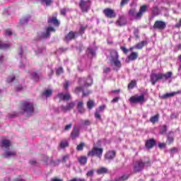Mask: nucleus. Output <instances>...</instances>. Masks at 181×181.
<instances>
[{
	"instance_id": "obj_8",
	"label": "nucleus",
	"mask_w": 181,
	"mask_h": 181,
	"mask_svg": "<svg viewBox=\"0 0 181 181\" xmlns=\"http://www.w3.org/2000/svg\"><path fill=\"white\" fill-rule=\"evenodd\" d=\"M103 13L105 14V16L109 19H114L115 18H117V13L115 11L110 8H106L103 10Z\"/></svg>"
},
{
	"instance_id": "obj_4",
	"label": "nucleus",
	"mask_w": 181,
	"mask_h": 181,
	"mask_svg": "<svg viewBox=\"0 0 181 181\" xmlns=\"http://www.w3.org/2000/svg\"><path fill=\"white\" fill-rule=\"evenodd\" d=\"M52 32H56V28L52 26H49L45 29V32L38 33L37 37L35 40H40V39H49L50 37V33Z\"/></svg>"
},
{
	"instance_id": "obj_48",
	"label": "nucleus",
	"mask_w": 181,
	"mask_h": 181,
	"mask_svg": "<svg viewBox=\"0 0 181 181\" xmlns=\"http://www.w3.org/2000/svg\"><path fill=\"white\" fill-rule=\"evenodd\" d=\"M69 86H70V81H66V82L64 83V90H69Z\"/></svg>"
},
{
	"instance_id": "obj_35",
	"label": "nucleus",
	"mask_w": 181,
	"mask_h": 181,
	"mask_svg": "<svg viewBox=\"0 0 181 181\" xmlns=\"http://www.w3.org/2000/svg\"><path fill=\"white\" fill-rule=\"evenodd\" d=\"M88 28V25H81L80 27V30L78 31L79 35H81V36H83V35H84L86 30Z\"/></svg>"
},
{
	"instance_id": "obj_62",
	"label": "nucleus",
	"mask_w": 181,
	"mask_h": 181,
	"mask_svg": "<svg viewBox=\"0 0 181 181\" xmlns=\"http://www.w3.org/2000/svg\"><path fill=\"white\" fill-rule=\"evenodd\" d=\"M119 100V98H115L112 100V103H118V101Z\"/></svg>"
},
{
	"instance_id": "obj_38",
	"label": "nucleus",
	"mask_w": 181,
	"mask_h": 181,
	"mask_svg": "<svg viewBox=\"0 0 181 181\" xmlns=\"http://www.w3.org/2000/svg\"><path fill=\"white\" fill-rule=\"evenodd\" d=\"M42 4H45L47 6H50L53 4V0H40Z\"/></svg>"
},
{
	"instance_id": "obj_12",
	"label": "nucleus",
	"mask_w": 181,
	"mask_h": 181,
	"mask_svg": "<svg viewBox=\"0 0 181 181\" xmlns=\"http://www.w3.org/2000/svg\"><path fill=\"white\" fill-rule=\"evenodd\" d=\"M79 136H80V129H78L77 127H74L70 134L71 139H72V141H76V139Z\"/></svg>"
},
{
	"instance_id": "obj_18",
	"label": "nucleus",
	"mask_w": 181,
	"mask_h": 181,
	"mask_svg": "<svg viewBox=\"0 0 181 181\" xmlns=\"http://www.w3.org/2000/svg\"><path fill=\"white\" fill-rule=\"evenodd\" d=\"M0 146L2 149L9 150V148L12 146V144H11V141L4 139L1 141Z\"/></svg>"
},
{
	"instance_id": "obj_58",
	"label": "nucleus",
	"mask_w": 181,
	"mask_h": 181,
	"mask_svg": "<svg viewBox=\"0 0 181 181\" xmlns=\"http://www.w3.org/2000/svg\"><path fill=\"white\" fill-rule=\"evenodd\" d=\"M175 28H181V18L179 21V23H177L175 25Z\"/></svg>"
},
{
	"instance_id": "obj_63",
	"label": "nucleus",
	"mask_w": 181,
	"mask_h": 181,
	"mask_svg": "<svg viewBox=\"0 0 181 181\" xmlns=\"http://www.w3.org/2000/svg\"><path fill=\"white\" fill-rule=\"evenodd\" d=\"M69 159V156H64L62 158V161L66 162Z\"/></svg>"
},
{
	"instance_id": "obj_15",
	"label": "nucleus",
	"mask_w": 181,
	"mask_h": 181,
	"mask_svg": "<svg viewBox=\"0 0 181 181\" xmlns=\"http://www.w3.org/2000/svg\"><path fill=\"white\" fill-rule=\"evenodd\" d=\"M47 23H52L54 28H59L60 26V21L57 19V17H49L47 20Z\"/></svg>"
},
{
	"instance_id": "obj_51",
	"label": "nucleus",
	"mask_w": 181,
	"mask_h": 181,
	"mask_svg": "<svg viewBox=\"0 0 181 181\" xmlns=\"http://www.w3.org/2000/svg\"><path fill=\"white\" fill-rule=\"evenodd\" d=\"M136 12L135 8H132L129 11V15H130V16H135Z\"/></svg>"
},
{
	"instance_id": "obj_3",
	"label": "nucleus",
	"mask_w": 181,
	"mask_h": 181,
	"mask_svg": "<svg viewBox=\"0 0 181 181\" xmlns=\"http://www.w3.org/2000/svg\"><path fill=\"white\" fill-rule=\"evenodd\" d=\"M35 112V105L28 100L21 102V114H33Z\"/></svg>"
},
{
	"instance_id": "obj_50",
	"label": "nucleus",
	"mask_w": 181,
	"mask_h": 181,
	"mask_svg": "<svg viewBox=\"0 0 181 181\" xmlns=\"http://www.w3.org/2000/svg\"><path fill=\"white\" fill-rule=\"evenodd\" d=\"M88 52L90 53V54H92V56H94V54H95V51L91 47L88 48Z\"/></svg>"
},
{
	"instance_id": "obj_21",
	"label": "nucleus",
	"mask_w": 181,
	"mask_h": 181,
	"mask_svg": "<svg viewBox=\"0 0 181 181\" xmlns=\"http://www.w3.org/2000/svg\"><path fill=\"white\" fill-rule=\"evenodd\" d=\"M147 8L148 6L146 5L141 6L139 12L136 14V18L137 19H140V18H142V16L145 13V12H146Z\"/></svg>"
},
{
	"instance_id": "obj_49",
	"label": "nucleus",
	"mask_w": 181,
	"mask_h": 181,
	"mask_svg": "<svg viewBox=\"0 0 181 181\" xmlns=\"http://www.w3.org/2000/svg\"><path fill=\"white\" fill-rule=\"evenodd\" d=\"M83 107H84V102H83V100L79 101V102L78 103V105H77V106H76V108H83Z\"/></svg>"
},
{
	"instance_id": "obj_43",
	"label": "nucleus",
	"mask_w": 181,
	"mask_h": 181,
	"mask_svg": "<svg viewBox=\"0 0 181 181\" xmlns=\"http://www.w3.org/2000/svg\"><path fill=\"white\" fill-rule=\"evenodd\" d=\"M64 71L63 67H59L57 69L56 74L57 76H60V74H63Z\"/></svg>"
},
{
	"instance_id": "obj_36",
	"label": "nucleus",
	"mask_w": 181,
	"mask_h": 181,
	"mask_svg": "<svg viewBox=\"0 0 181 181\" xmlns=\"http://www.w3.org/2000/svg\"><path fill=\"white\" fill-rule=\"evenodd\" d=\"M129 179V175H123L121 177H119L117 180L116 179V181H125L128 180Z\"/></svg>"
},
{
	"instance_id": "obj_22",
	"label": "nucleus",
	"mask_w": 181,
	"mask_h": 181,
	"mask_svg": "<svg viewBox=\"0 0 181 181\" xmlns=\"http://www.w3.org/2000/svg\"><path fill=\"white\" fill-rule=\"evenodd\" d=\"M107 106L105 105H100L99 106V110H96L94 115H95V118H96V119H101V114H100V112H101V111H104L105 110V107Z\"/></svg>"
},
{
	"instance_id": "obj_7",
	"label": "nucleus",
	"mask_w": 181,
	"mask_h": 181,
	"mask_svg": "<svg viewBox=\"0 0 181 181\" xmlns=\"http://www.w3.org/2000/svg\"><path fill=\"white\" fill-rule=\"evenodd\" d=\"M129 101L132 104H143V103H145V95L141 94L139 96L136 95H133L129 99Z\"/></svg>"
},
{
	"instance_id": "obj_33",
	"label": "nucleus",
	"mask_w": 181,
	"mask_h": 181,
	"mask_svg": "<svg viewBox=\"0 0 181 181\" xmlns=\"http://www.w3.org/2000/svg\"><path fill=\"white\" fill-rule=\"evenodd\" d=\"M69 141H62L59 144V147L61 149H64L65 148H69Z\"/></svg>"
},
{
	"instance_id": "obj_6",
	"label": "nucleus",
	"mask_w": 181,
	"mask_h": 181,
	"mask_svg": "<svg viewBox=\"0 0 181 181\" xmlns=\"http://www.w3.org/2000/svg\"><path fill=\"white\" fill-rule=\"evenodd\" d=\"M104 150L102 148L98 147H93L91 151L88 152V156L93 157V156H97L99 158V159H101V157L103 156V152Z\"/></svg>"
},
{
	"instance_id": "obj_10",
	"label": "nucleus",
	"mask_w": 181,
	"mask_h": 181,
	"mask_svg": "<svg viewBox=\"0 0 181 181\" xmlns=\"http://www.w3.org/2000/svg\"><path fill=\"white\" fill-rule=\"evenodd\" d=\"M90 6H91V4L88 1L81 0L79 3V8L81 9L82 12H88Z\"/></svg>"
},
{
	"instance_id": "obj_53",
	"label": "nucleus",
	"mask_w": 181,
	"mask_h": 181,
	"mask_svg": "<svg viewBox=\"0 0 181 181\" xmlns=\"http://www.w3.org/2000/svg\"><path fill=\"white\" fill-rule=\"evenodd\" d=\"M77 110L79 114H84V112H86V109L84 107H78Z\"/></svg>"
},
{
	"instance_id": "obj_55",
	"label": "nucleus",
	"mask_w": 181,
	"mask_h": 181,
	"mask_svg": "<svg viewBox=\"0 0 181 181\" xmlns=\"http://www.w3.org/2000/svg\"><path fill=\"white\" fill-rule=\"evenodd\" d=\"M166 146V143H158V147L160 149H163Z\"/></svg>"
},
{
	"instance_id": "obj_9",
	"label": "nucleus",
	"mask_w": 181,
	"mask_h": 181,
	"mask_svg": "<svg viewBox=\"0 0 181 181\" xmlns=\"http://www.w3.org/2000/svg\"><path fill=\"white\" fill-rule=\"evenodd\" d=\"M153 28L158 30H165L166 29V23L162 21H156L153 25Z\"/></svg>"
},
{
	"instance_id": "obj_25",
	"label": "nucleus",
	"mask_w": 181,
	"mask_h": 181,
	"mask_svg": "<svg viewBox=\"0 0 181 181\" xmlns=\"http://www.w3.org/2000/svg\"><path fill=\"white\" fill-rule=\"evenodd\" d=\"M148 45V41L146 40H143L141 41L140 42H138L136 45L135 47L137 50H142L145 46Z\"/></svg>"
},
{
	"instance_id": "obj_31",
	"label": "nucleus",
	"mask_w": 181,
	"mask_h": 181,
	"mask_svg": "<svg viewBox=\"0 0 181 181\" xmlns=\"http://www.w3.org/2000/svg\"><path fill=\"white\" fill-rule=\"evenodd\" d=\"M42 94L47 98L53 94V90H52V89H47V90H45Z\"/></svg>"
},
{
	"instance_id": "obj_57",
	"label": "nucleus",
	"mask_w": 181,
	"mask_h": 181,
	"mask_svg": "<svg viewBox=\"0 0 181 181\" xmlns=\"http://www.w3.org/2000/svg\"><path fill=\"white\" fill-rule=\"evenodd\" d=\"M170 152L171 153H174V152H177V148H176V147H173L172 148H170Z\"/></svg>"
},
{
	"instance_id": "obj_41",
	"label": "nucleus",
	"mask_w": 181,
	"mask_h": 181,
	"mask_svg": "<svg viewBox=\"0 0 181 181\" xmlns=\"http://www.w3.org/2000/svg\"><path fill=\"white\" fill-rule=\"evenodd\" d=\"M87 177H93L94 176V170H89L86 173Z\"/></svg>"
},
{
	"instance_id": "obj_27",
	"label": "nucleus",
	"mask_w": 181,
	"mask_h": 181,
	"mask_svg": "<svg viewBox=\"0 0 181 181\" xmlns=\"http://www.w3.org/2000/svg\"><path fill=\"white\" fill-rule=\"evenodd\" d=\"M97 175H105L108 173V168L105 167H101L96 170Z\"/></svg>"
},
{
	"instance_id": "obj_44",
	"label": "nucleus",
	"mask_w": 181,
	"mask_h": 181,
	"mask_svg": "<svg viewBox=\"0 0 181 181\" xmlns=\"http://www.w3.org/2000/svg\"><path fill=\"white\" fill-rule=\"evenodd\" d=\"M128 2H129V0H122L120 2V7L124 8L125 5L128 4Z\"/></svg>"
},
{
	"instance_id": "obj_14",
	"label": "nucleus",
	"mask_w": 181,
	"mask_h": 181,
	"mask_svg": "<svg viewBox=\"0 0 181 181\" xmlns=\"http://www.w3.org/2000/svg\"><path fill=\"white\" fill-rule=\"evenodd\" d=\"M76 106V103L74 102H70L66 104V106L62 105L61 110L63 112H67V111H70L71 110H73L74 107Z\"/></svg>"
},
{
	"instance_id": "obj_5",
	"label": "nucleus",
	"mask_w": 181,
	"mask_h": 181,
	"mask_svg": "<svg viewBox=\"0 0 181 181\" xmlns=\"http://www.w3.org/2000/svg\"><path fill=\"white\" fill-rule=\"evenodd\" d=\"M110 57H111V62L113 63L114 66L115 67H117L118 69H121L122 64L121 61L119 60V55H118V52H117L115 49H113L110 52Z\"/></svg>"
},
{
	"instance_id": "obj_52",
	"label": "nucleus",
	"mask_w": 181,
	"mask_h": 181,
	"mask_svg": "<svg viewBox=\"0 0 181 181\" xmlns=\"http://www.w3.org/2000/svg\"><path fill=\"white\" fill-rule=\"evenodd\" d=\"M120 49L124 54H127L128 52H129V49H127L125 47H120Z\"/></svg>"
},
{
	"instance_id": "obj_39",
	"label": "nucleus",
	"mask_w": 181,
	"mask_h": 181,
	"mask_svg": "<svg viewBox=\"0 0 181 181\" xmlns=\"http://www.w3.org/2000/svg\"><path fill=\"white\" fill-rule=\"evenodd\" d=\"M135 86H136V81H132L129 85H128V88L129 90H132V88H134V87H135Z\"/></svg>"
},
{
	"instance_id": "obj_32",
	"label": "nucleus",
	"mask_w": 181,
	"mask_h": 181,
	"mask_svg": "<svg viewBox=\"0 0 181 181\" xmlns=\"http://www.w3.org/2000/svg\"><path fill=\"white\" fill-rule=\"evenodd\" d=\"M150 122L152 124H156V122H159V114H157L150 118Z\"/></svg>"
},
{
	"instance_id": "obj_28",
	"label": "nucleus",
	"mask_w": 181,
	"mask_h": 181,
	"mask_svg": "<svg viewBox=\"0 0 181 181\" xmlns=\"http://www.w3.org/2000/svg\"><path fill=\"white\" fill-rule=\"evenodd\" d=\"M86 107L88 110H91L94 107H95V102L93 100H89L86 103Z\"/></svg>"
},
{
	"instance_id": "obj_42",
	"label": "nucleus",
	"mask_w": 181,
	"mask_h": 181,
	"mask_svg": "<svg viewBox=\"0 0 181 181\" xmlns=\"http://www.w3.org/2000/svg\"><path fill=\"white\" fill-rule=\"evenodd\" d=\"M71 128H73V123H69V124H66L64 129V131H70V129H71Z\"/></svg>"
},
{
	"instance_id": "obj_40",
	"label": "nucleus",
	"mask_w": 181,
	"mask_h": 181,
	"mask_svg": "<svg viewBox=\"0 0 181 181\" xmlns=\"http://www.w3.org/2000/svg\"><path fill=\"white\" fill-rule=\"evenodd\" d=\"M28 22H29V18H23L20 21V25H25V23H28Z\"/></svg>"
},
{
	"instance_id": "obj_47",
	"label": "nucleus",
	"mask_w": 181,
	"mask_h": 181,
	"mask_svg": "<svg viewBox=\"0 0 181 181\" xmlns=\"http://www.w3.org/2000/svg\"><path fill=\"white\" fill-rule=\"evenodd\" d=\"M88 80H89L90 83H85V86H87L88 87H90V86H93V78L91 76L88 77Z\"/></svg>"
},
{
	"instance_id": "obj_64",
	"label": "nucleus",
	"mask_w": 181,
	"mask_h": 181,
	"mask_svg": "<svg viewBox=\"0 0 181 181\" xmlns=\"http://www.w3.org/2000/svg\"><path fill=\"white\" fill-rule=\"evenodd\" d=\"M51 181H63L62 179H59L57 177L52 178Z\"/></svg>"
},
{
	"instance_id": "obj_20",
	"label": "nucleus",
	"mask_w": 181,
	"mask_h": 181,
	"mask_svg": "<svg viewBox=\"0 0 181 181\" xmlns=\"http://www.w3.org/2000/svg\"><path fill=\"white\" fill-rule=\"evenodd\" d=\"M115 24L120 28L122 26H125L127 25V20L124 16H119L118 19L116 21Z\"/></svg>"
},
{
	"instance_id": "obj_30",
	"label": "nucleus",
	"mask_w": 181,
	"mask_h": 181,
	"mask_svg": "<svg viewBox=\"0 0 181 181\" xmlns=\"http://www.w3.org/2000/svg\"><path fill=\"white\" fill-rule=\"evenodd\" d=\"M78 160L80 165L84 166V165L87 163L88 159L86 156H81L78 158Z\"/></svg>"
},
{
	"instance_id": "obj_19",
	"label": "nucleus",
	"mask_w": 181,
	"mask_h": 181,
	"mask_svg": "<svg viewBox=\"0 0 181 181\" xmlns=\"http://www.w3.org/2000/svg\"><path fill=\"white\" fill-rule=\"evenodd\" d=\"M115 156H117V152L115 151H108L105 155V159L112 160Z\"/></svg>"
},
{
	"instance_id": "obj_61",
	"label": "nucleus",
	"mask_w": 181,
	"mask_h": 181,
	"mask_svg": "<svg viewBox=\"0 0 181 181\" xmlns=\"http://www.w3.org/2000/svg\"><path fill=\"white\" fill-rule=\"evenodd\" d=\"M15 80V76H12L11 78H8L7 79V82L8 83H12V81H13Z\"/></svg>"
},
{
	"instance_id": "obj_17",
	"label": "nucleus",
	"mask_w": 181,
	"mask_h": 181,
	"mask_svg": "<svg viewBox=\"0 0 181 181\" xmlns=\"http://www.w3.org/2000/svg\"><path fill=\"white\" fill-rule=\"evenodd\" d=\"M156 145L155 139H150L146 141L145 146L147 149H152Z\"/></svg>"
},
{
	"instance_id": "obj_24",
	"label": "nucleus",
	"mask_w": 181,
	"mask_h": 181,
	"mask_svg": "<svg viewBox=\"0 0 181 181\" xmlns=\"http://www.w3.org/2000/svg\"><path fill=\"white\" fill-rule=\"evenodd\" d=\"M177 94H181V90H177L172 93H167L161 96L163 100H166L167 98H170L171 97H175Z\"/></svg>"
},
{
	"instance_id": "obj_11",
	"label": "nucleus",
	"mask_w": 181,
	"mask_h": 181,
	"mask_svg": "<svg viewBox=\"0 0 181 181\" xmlns=\"http://www.w3.org/2000/svg\"><path fill=\"white\" fill-rule=\"evenodd\" d=\"M76 37L77 35H76V33H74L73 30H71L67 35H65L64 40V42H66V43H69V42H71V40H76Z\"/></svg>"
},
{
	"instance_id": "obj_2",
	"label": "nucleus",
	"mask_w": 181,
	"mask_h": 181,
	"mask_svg": "<svg viewBox=\"0 0 181 181\" xmlns=\"http://www.w3.org/2000/svg\"><path fill=\"white\" fill-rule=\"evenodd\" d=\"M172 76H173V73H172V71H168L166 74L151 73L150 75V81L152 86H155L158 81H160V80H169Z\"/></svg>"
},
{
	"instance_id": "obj_13",
	"label": "nucleus",
	"mask_w": 181,
	"mask_h": 181,
	"mask_svg": "<svg viewBox=\"0 0 181 181\" xmlns=\"http://www.w3.org/2000/svg\"><path fill=\"white\" fill-rule=\"evenodd\" d=\"M57 98H59V102L69 101V100L71 99V95H70L69 93H59L57 95Z\"/></svg>"
},
{
	"instance_id": "obj_1",
	"label": "nucleus",
	"mask_w": 181,
	"mask_h": 181,
	"mask_svg": "<svg viewBox=\"0 0 181 181\" xmlns=\"http://www.w3.org/2000/svg\"><path fill=\"white\" fill-rule=\"evenodd\" d=\"M145 166H151V158L149 157L144 156L143 158L136 160L134 165V173H139V172H142Z\"/></svg>"
},
{
	"instance_id": "obj_60",
	"label": "nucleus",
	"mask_w": 181,
	"mask_h": 181,
	"mask_svg": "<svg viewBox=\"0 0 181 181\" xmlns=\"http://www.w3.org/2000/svg\"><path fill=\"white\" fill-rule=\"evenodd\" d=\"M83 124L84 125L88 126V125H90L91 122H90V120L86 119L84 120Z\"/></svg>"
},
{
	"instance_id": "obj_23",
	"label": "nucleus",
	"mask_w": 181,
	"mask_h": 181,
	"mask_svg": "<svg viewBox=\"0 0 181 181\" xmlns=\"http://www.w3.org/2000/svg\"><path fill=\"white\" fill-rule=\"evenodd\" d=\"M81 92L83 93V97H87V95H89V94L90 93L89 90L84 92V90H83V87H81V86H78V87L75 88V89H74L75 94H80V93H81Z\"/></svg>"
},
{
	"instance_id": "obj_46",
	"label": "nucleus",
	"mask_w": 181,
	"mask_h": 181,
	"mask_svg": "<svg viewBox=\"0 0 181 181\" xmlns=\"http://www.w3.org/2000/svg\"><path fill=\"white\" fill-rule=\"evenodd\" d=\"M0 49H9V45H8V44H0Z\"/></svg>"
},
{
	"instance_id": "obj_16",
	"label": "nucleus",
	"mask_w": 181,
	"mask_h": 181,
	"mask_svg": "<svg viewBox=\"0 0 181 181\" xmlns=\"http://www.w3.org/2000/svg\"><path fill=\"white\" fill-rule=\"evenodd\" d=\"M175 142V133L173 131L169 132L167 134L166 144L168 145H172Z\"/></svg>"
},
{
	"instance_id": "obj_59",
	"label": "nucleus",
	"mask_w": 181,
	"mask_h": 181,
	"mask_svg": "<svg viewBox=\"0 0 181 181\" xmlns=\"http://www.w3.org/2000/svg\"><path fill=\"white\" fill-rule=\"evenodd\" d=\"M12 35V31L11 30H6V35L11 36Z\"/></svg>"
},
{
	"instance_id": "obj_34",
	"label": "nucleus",
	"mask_w": 181,
	"mask_h": 181,
	"mask_svg": "<svg viewBox=\"0 0 181 181\" xmlns=\"http://www.w3.org/2000/svg\"><path fill=\"white\" fill-rule=\"evenodd\" d=\"M166 132H168V126L164 124L161 127V128L160 129V134L161 135H165V134H166Z\"/></svg>"
},
{
	"instance_id": "obj_37",
	"label": "nucleus",
	"mask_w": 181,
	"mask_h": 181,
	"mask_svg": "<svg viewBox=\"0 0 181 181\" xmlns=\"http://www.w3.org/2000/svg\"><path fill=\"white\" fill-rule=\"evenodd\" d=\"M84 146H86V144L84 142H81L76 146V151H81L84 149Z\"/></svg>"
},
{
	"instance_id": "obj_26",
	"label": "nucleus",
	"mask_w": 181,
	"mask_h": 181,
	"mask_svg": "<svg viewBox=\"0 0 181 181\" xmlns=\"http://www.w3.org/2000/svg\"><path fill=\"white\" fill-rule=\"evenodd\" d=\"M139 54L138 52H132L128 57L127 59L130 62H134L138 59Z\"/></svg>"
},
{
	"instance_id": "obj_54",
	"label": "nucleus",
	"mask_w": 181,
	"mask_h": 181,
	"mask_svg": "<svg viewBox=\"0 0 181 181\" xmlns=\"http://www.w3.org/2000/svg\"><path fill=\"white\" fill-rule=\"evenodd\" d=\"M110 71H111V69L110 67H105L103 69V73H105V74L110 73Z\"/></svg>"
},
{
	"instance_id": "obj_29",
	"label": "nucleus",
	"mask_w": 181,
	"mask_h": 181,
	"mask_svg": "<svg viewBox=\"0 0 181 181\" xmlns=\"http://www.w3.org/2000/svg\"><path fill=\"white\" fill-rule=\"evenodd\" d=\"M16 152L13 151L7 150L5 153L3 154L4 158H9L10 156H15Z\"/></svg>"
},
{
	"instance_id": "obj_56",
	"label": "nucleus",
	"mask_w": 181,
	"mask_h": 181,
	"mask_svg": "<svg viewBox=\"0 0 181 181\" xmlns=\"http://www.w3.org/2000/svg\"><path fill=\"white\" fill-rule=\"evenodd\" d=\"M66 12H67V10H66V8H62L60 10L61 15H63L64 16H66Z\"/></svg>"
},
{
	"instance_id": "obj_45",
	"label": "nucleus",
	"mask_w": 181,
	"mask_h": 181,
	"mask_svg": "<svg viewBox=\"0 0 181 181\" xmlns=\"http://www.w3.org/2000/svg\"><path fill=\"white\" fill-rule=\"evenodd\" d=\"M134 35L136 39H139V30L138 28L134 29Z\"/></svg>"
}]
</instances>
